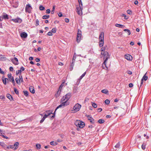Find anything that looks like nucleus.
I'll use <instances>...</instances> for the list:
<instances>
[{
  "mask_svg": "<svg viewBox=\"0 0 151 151\" xmlns=\"http://www.w3.org/2000/svg\"><path fill=\"white\" fill-rule=\"evenodd\" d=\"M61 102H62L61 104L60 105L58 106L55 109V112L53 113V115L52 116V117H54L55 116V112L58 109L61 107H64V106H66L68 105L69 104V102L68 101L66 100H65V101H61Z\"/></svg>",
  "mask_w": 151,
  "mask_h": 151,
  "instance_id": "nucleus-1",
  "label": "nucleus"
},
{
  "mask_svg": "<svg viewBox=\"0 0 151 151\" xmlns=\"http://www.w3.org/2000/svg\"><path fill=\"white\" fill-rule=\"evenodd\" d=\"M75 124L77 127L80 128H83L85 126L84 123L79 120H76L75 122Z\"/></svg>",
  "mask_w": 151,
  "mask_h": 151,
  "instance_id": "nucleus-2",
  "label": "nucleus"
},
{
  "mask_svg": "<svg viewBox=\"0 0 151 151\" xmlns=\"http://www.w3.org/2000/svg\"><path fill=\"white\" fill-rule=\"evenodd\" d=\"M81 107V105L77 103L73 106L72 111L73 113L76 112L80 110Z\"/></svg>",
  "mask_w": 151,
  "mask_h": 151,
  "instance_id": "nucleus-3",
  "label": "nucleus"
},
{
  "mask_svg": "<svg viewBox=\"0 0 151 151\" xmlns=\"http://www.w3.org/2000/svg\"><path fill=\"white\" fill-rule=\"evenodd\" d=\"M52 111H47L46 112V114H45L44 116L42 118V119L40 121V123H42L43 122L45 119L47 118L51 114H52Z\"/></svg>",
  "mask_w": 151,
  "mask_h": 151,
  "instance_id": "nucleus-4",
  "label": "nucleus"
},
{
  "mask_svg": "<svg viewBox=\"0 0 151 151\" xmlns=\"http://www.w3.org/2000/svg\"><path fill=\"white\" fill-rule=\"evenodd\" d=\"M104 59H105V60L103 64V65H104L107 68L106 66V63L109 58L108 52L106 51L104 52Z\"/></svg>",
  "mask_w": 151,
  "mask_h": 151,
  "instance_id": "nucleus-5",
  "label": "nucleus"
},
{
  "mask_svg": "<svg viewBox=\"0 0 151 151\" xmlns=\"http://www.w3.org/2000/svg\"><path fill=\"white\" fill-rule=\"evenodd\" d=\"M71 96V93H69L67 94L64 96H63L61 99V101L65 100L68 101Z\"/></svg>",
  "mask_w": 151,
  "mask_h": 151,
  "instance_id": "nucleus-6",
  "label": "nucleus"
},
{
  "mask_svg": "<svg viewBox=\"0 0 151 151\" xmlns=\"http://www.w3.org/2000/svg\"><path fill=\"white\" fill-rule=\"evenodd\" d=\"M81 32L78 29V31L77 35L76 38V40L78 43H79L81 40Z\"/></svg>",
  "mask_w": 151,
  "mask_h": 151,
  "instance_id": "nucleus-7",
  "label": "nucleus"
},
{
  "mask_svg": "<svg viewBox=\"0 0 151 151\" xmlns=\"http://www.w3.org/2000/svg\"><path fill=\"white\" fill-rule=\"evenodd\" d=\"M32 9V8L30 4H27L26 5L25 9L26 12L30 13Z\"/></svg>",
  "mask_w": 151,
  "mask_h": 151,
  "instance_id": "nucleus-8",
  "label": "nucleus"
},
{
  "mask_svg": "<svg viewBox=\"0 0 151 151\" xmlns=\"http://www.w3.org/2000/svg\"><path fill=\"white\" fill-rule=\"evenodd\" d=\"M82 7L78 6L76 7V12L79 15H81L82 14Z\"/></svg>",
  "mask_w": 151,
  "mask_h": 151,
  "instance_id": "nucleus-9",
  "label": "nucleus"
},
{
  "mask_svg": "<svg viewBox=\"0 0 151 151\" xmlns=\"http://www.w3.org/2000/svg\"><path fill=\"white\" fill-rule=\"evenodd\" d=\"M19 145V143L18 142H17L14 144V145H10V148L14 150H16L18 147Z\"/></svg>",
  "mask_w": 151,
  "mask_h": 151,
  "instance_id": "nucleus-10",
  "label": "nucleus"
},
{
  "mask_svg": "<svg viewBox=\"0 0 151 151\" xmlns=\"http://www.w3.org/2000/svg\"><path fill=\"white\" fill-rule=\"evenodd\" d=\"M11 60L15 65H17L19 64L18 60L15 57L14 58H11Z\"/></svg>",
  "mask_w": 151,
  "mask_h": 151,
  "instance_id": "nucleus-11",
  "label": "nucleus"
},
{
  "mask_svg": "<svg viewBox=\"0 0 151 151\" xmlns=\"http://www.w3.org/2000/svg\"><path fill=\"white\" fill-rule=\"evenodd\" d=\"M12 21H13L15 23H21L22 22L21 19L19 18H17L16 19H12Z\"/></svg>",
  "mask_w": 151,
  "mask_h": 151,
  "instance_id": "nucleus-12",
  "label": "nucleus"
},
{
  "mask_svg": "<svg viewBox=\"0 0 151 151\" xmlns=\"http://www.w3.org/2000/svg\"><path fill=\"white\" fill-rule=\"evenodd\" d=\"M99 41L104 40V33L103 32H101L99 36Z\"/></svg>",
  "mask_w": 151,
  "mask_h": 151,
  "instance_id": "nucleus-13",
  "label": "nucleus"
},
{
  "mask_svg": "<svg viewBox=\"0 0 151 151\" xmlns=\"http://www.w3.org/2000/svg\"><path fill=\"white\" fill-rule=\"evenodd\" d=\"M86 116L88 118V119L90 120V122L92 123H93L94 122V120L90 115H86Z\"/></svg>",
  "mask_w": 151,
  "mask_h": 151,
  "instance_id": "nucleus-14",
  "label": "nucleus"
},
{
  "mask_svg": "<svg viewBox=\"0 0 151 151\" xmlns=\"http://www.w3.org/2000/svg\"><path fill=\"white\" fill-rule=\"evenodd\" d=\"M125 58L128 60H131L132 59V57L129 54L126 55L125 56Z\"/></svg>",
  "mask_w": 151,
  "mask_h": 151,
  "instance_id": "nucleus-15",
  "label": "nucleus"
},
{
  "mask_svg": "<svg viewBox=\"0 0 151 151\" xmlns=\"http://www.w3.org/2000/svg\"><path fill=\"white\" fill-rule=\"evenodd\" d=\"M27 35L24 32H23L20 34V36L22 38H26L27 37Z\"/></svg>",
  "mask_w": 151,
  "mask_h": 151,
  "instance_id": "nucleus-16",
  "label": "nucleus"
},
{
  "mask_svg": "<svg viewBox=\"0 0 151 151\" xmlns=\"http://www.w3.org/2000/svg\"><path fill=\"white\" fill-rule=\"evenodd\" d=\"M29 90L30 92L32 93H34L35 92L34 88L32 86L29 87Z\"/></svg>",
  "mask_w": 151,
  "mask_h": 151,
  "instance_id": "nucleus-17",
  "label": "nucleus"
},
{
  "mask_svg": "<svg viewBox=\"0 0 151 151\" xmlns=\"http://www.w3.org/2000/svg\"><path fill=\"white\" fill-rule=\"evenodd\" d=\"M101 92L102 93L105 94H109V91L107 90L106 89H104V90H102L101 91Z\"/></svg>",
  "mask_w": 151,
  "mask_h": 151,
  "instance_id": "nucleus-18",
  "label": "nucleus"
},
{
  "mask_svg": "<svg viewBox=\"0 0 151 151\" xmlns=\"http://www.w3.org/2000/svg\"><path fill=\"white\" fill-rule=\"evenodd\" d=\"M8 79L6 78H4V77H3L2 78V80L4 84L5 85H6V81L8 80Z\"/></svg>",
  "mask_w": 151,
  "mask_h": 151,
  "instance_id": "nucleus-19",
  "label": "nucleus"
},
{
  "mask_svg": "<svg viewBox=\"0 0 151 151\" xmlns=\"http://www.w3.org/2000/svg\"><path fill=\"white\" fill-rule=\"evenodd\" d=\"M86 72H84L80 77V78H79V79H78V80L79 81V83H78V84H79V82H80V81L81 80V79L83 77H84L85 76V75L86 74Z\"/></svg>",
  "mask_w": 151,
  "mask_h": 151,
  "instance_id": "nucleus-20",
  "label": "nucleus"
},
{
  "mask_svg": "<svg viewBox=\"0 0 151 151\" xmlns=\"http://www.w3.org/2000/svg\"><path fill=\"white\" fill-rule=\"evenodd\" d=\"M147 74V73H146L144 76L143 77L142 80H143V81L144 80L145 81H146L147 80L148 78L147 76H146V74Z\"/></svg>",
  "mask_w": 151,
  "mask_h": 151,
  "instance_id": "nucleus-21",
  "label": "nucleus"
},
{
  "mask_svg": "<svg viewBox=\"0 0 151 151\" xmlns=\"http://www.w3.org/2000/svg\"><path fill=\"white\" fill-rule=\"evenodd\" d=\"M115 26H116V27H119L122 28H123L124 27V25H123L120 24H115Z\"/></svg>",
  "mask_w": 151,
  "mask_h": 151,
  "instance_id": "nucleus-22",
  "label": "nucleus"
},
{
  "mask_svg": "<svg viewBox=\"0 0 151 151\" xmlns=\"http://www.w3.org/2000/svg\"><path fill=\"white\" fill-rule=\"evenodd\" d=\"M12 6L13 7L16 8L18 6V3L16 2L14 4H12Z\"/></svg>",
  "mask_w": 151,
  "mask_h": 151,
  "instance_id": "nucleus-23",
  "label": "nucleus"
},
{
  "mask_svg": "<svg viewBox=\"0 0 151 151\" xmlns=\"http://www.w3.org/2000/svg\"><path fill=\"white\" fill-rule=\"evenodd\" d=\"M7 97L10 100H12L13 99V98L11 95L9 94H7L6 95Z\"/></svg>",
  "mask_w": 151,
  "mask_h": 151,
  "instance_id": "nucleus-24",
  "label": "nucleus"
},
{
  "mask_svg": "<svg viewBox=\"0 0 151 151\" xmlns=\"http://www.w3.org/2000/svg\"><path fill=\"white\" fill-rule=\"evenodd\" d=\"M2 17L3 18V19H8V16L7 14H4V15H3L2 16Z\"/></svg>",
  "mask_w": 151,
  "mask_h": 151,
  "instance_id": "nucleus-25",
  "label": "nucleus"
},
{
  "mask_svg": "<svg viewBox=\"0 0 151 151\" xmlns=\"http://www.w3.org/2000/svg\"><path fill=\"white\" fill-rule=\"evenodd\" d=\"M61 91V90H59H59L57 91V93L55 94V95L56 97H58L60 95V93Z\"/></svg>",
  "mask_w": 151,
  "mask_h": 151,
  "instance_id": "nucleus-26",
  "label": "nucleus"
},
{
  "mask_svg": "<svg viewBox=\"0 0 151 151\" xmlns=\"http://www.w3.org/2000/svg\"><path fill=\"white\" fill-rule=\"evenodd\" d=\"M99 44V45L100 47H102L104 45V40H102V41H100Z\"/></svg>",
  "mask_w": 151,
  "mask_h": 151,
  "instance_id": "nucleus-27",
  "label": "nucleus"
},
{
  "mask_svg": "<svg viewBox=\"0 0 151 151\" xmlns=\"http://www.w3.org/2000/svg\"><path fill=\"white\" fill-rule=\"evenodd\" d=\"M50 144L52 145H55L58 144V143L56 142H54L53 141L51 142L50 143Z\"/></svg>",
  "mask_w": 151,
  "mask_h": 151,
  "instance_id": "nucleus-28",
  "label": "nucleus"
},
{
  "mask_svg": "<svg viewBox=\"0 0 151 151\" xmlns=\"http://www.w3.org/2000/svg\"><path fill=\"white\" fill-rule=\"evenodd\" d=\"M124 31L127 32L128 35H129L131 34V32L130 30L128 29H124Z\"/></svg>",
  "mask_w": 151,
  "mask_h": 151,
  "instance_id": "nucleus-29",
  "label": "nucleus"
},
{
  "mask_svg": "<svg viewBox=\"0 0 151 151\" xmlns=\"http://www.w3.org/2000/svg\"><path fill=\"white\" fill-rule=\"evenodd\" d=\"M50 16L49 15H45L43 16L42 18L43 19H46L48 18Z\"/></svg>",
  "mask_w": 151,
  "mask_h": 151,
  "instance_id": "nucleus-30",
  "label": "nucleus"
},
{
  "mask_svg": "<svg viewBox=\"0 0 151 151\" xmlns=\"http://www.w3.org/2000/svg\"><path fill=\"white\" fill-rule=\"evenodd\" d=\"M0 145L4 148L6 146V145L3 142H0Z\"/></svg>",
  "mask_w": 151,
  "mask_h": 151,
  "instance_id": "nucleus-31",
  "label": "nucleus"
},
{
  "mask_svg": "<svg viewBox=\"0 0 151 151\" xmlns=\"http://www.w3.org/2000/svg\"><path fill=\"white\" fill-rule=\"evenodd\" d=\"M15 81L18 84H20V80H19V78H16L15 79Z\"/></svg>",
  "mask_w": 151,
  "mask_h": 151,
  "instance_id": "nucleus-32",
  "label": "nucleus"
},
{
  "mask_svg": "<svg viewBox=\"0 0 151 151\" xmlns=\"http://www.w3.org/2000/svg\"><path fill=\"white\" fill-rule=\"evenodd\" d=\"M36 147L37 149H40L41 148V145L39 144H37L36 145Z\"/></svg>",
  "mask_w": 151,
  "mask_h": 151,
  "instance_id": "nucleus-33",
  "label": "nucleus"
},
{
  "mask_svg": "<svg viewBox=\"0 0 151 151\" xmlns=\"http://www.w3.org/2000/svg\"><path fill=\"white\" fill-rule=\"evenodd\" d=\"M98 122L100 124H102L104 122V119H100L98 120Z\"/></svg>",
  "mask_w": 151,
  "mask_h": 151,
  "instance_id": "nucleus-34",
  "label": "nucleus"
},
{
  "mask_svg": "<svg viewBox=\"0 0 151 151\" xmlns=\"http://www.w3.org/2000/svg\"><path fill=\"white\" fill-rule=\"evenodd\" d=\"M146 144L145 143H143L142 145V149L144 150L145 148Z\"/></svg>",
  "mask_w": 151,
  "mask_h": 151,
  "instance_id": "nucleus-35",
  "label": "nucleus"
},
{
  "mask_svg": "<svg viewBox=\"0 0 151 151\" xmlns=\"http://www.w3.org/2000/svg\"><path fill=\"white\" fill-rule=\"evenodd\" d=\"M24 95L26 96H27L28 95V92L27 91H23Z\"/></svg>",
  "mask_w": 151,
  "mask_h": 151,
  "instance_id": "nucleus-36",
  "label": "nucleus"
},
{
  "mask_svg": "<svg viewBox=\"0 0 151 151\" xmlns=\"http://www.w3.org/2000/svg\"><path fill=\"white\" fill-rule=\"evenodd\" d=\"M64 83H65V82H63L61 84V85L60 86V87L59 88V90H61L63 86L64 85Z\"/></svg>",
  "mask_w": 151,
  "mask_h": 151,
  "instance_id": "nucleus-37",
  "label": "nucleus"
},
{
  "mask_svg": "<svg viewBox=\"0 0 151 151\" xmlns=\"http://www.w3.org/2000/svg\"><path fill=\"white\" fill-rule=\"evenodd\" d=\"M21 73V71L20 70H17L16 71V75H17L19 73L20 74V75H21L20 74Z\"/></svg>",
  "mask_w": 151,
  "mask_h": 151,
  "instance_id": "nucleus-38",
  "label": "nucleus"
},
{
  "mask_svg": "<svg viewBox=\"0 0 151 151\" xmlns=\"http://www.w3.org/2000/svg\"><path fill=\"white\" fill-rule=\"evenodd\" d=\"M14 91L15 93L17 94H19V92L17 90V89L16 88H14Z\"/></svg>",
  "mask_w": 151,
  "mask_h": 151,
  "instance_id": "nucleus-39",
  "label": "nucleus"
},
{
  "mask_svg": "<svg viewBox=\"0 0 151 151\" xmlns=\"http://www.w3.org/2000/svg\"><path fill=\"white\" fill-rule=\"evenodd\" d=\"M122 16H123V17H124V19H127L128 18V17H127L126 15L124 14H122V15H121Z\"/></svg>",
  "mask_w": 151,
  "mask_h": 151,
  "instance_id": "nucleus-40",
  "label": "nucleus"
},
{
  "mask_svg": "<svg viewBox=\"0 0 151 151\" xmlns=\"http://www.w3.org/2000/svg\"><path fill=\"white\" fill-rule=\"evenodd\" d=\"M110 101L108 99H106L105 101V102L106 104L108 105L110 103Z\"/></svg>",
  "mask_w": 151,
  "mask_h": 151,
  "instance_id": "nucleus-41",
  "label": "nucleus"
},
{
  "mask_svg": "<svg viewBox=\"0 0 151 151\" xmlns=\"http://www.w3.org/2000/svg\"><path fill=\"white\" fill-rule=\"evenodd\" d=\"M19 80H20V82L21 81V82L23 81L22 77V75H21L19 74Z\"/></svg>",
  "mask_w": 151,
  "mask_h": 151,
  "instance_id": "nucleus-42",
  "label": "nucleus"
},
{
  "mask_svg": "<svg viewBox=\"0 0 151 151\" xmlns=\"http://www.w3.org/2000/svg\"><path fill=\"white\" fill-rule=\"evenodd\" d=\"M92 106L94 108H96L97 107V104L94 103H93L92 104Z\"/></svg>",
  "mask_w": 151,
  "mask_h": 151,
  "instance_id": "nucleus-43",
  "label": "nucleus"
},
{
  "mask_svg": "<svg viewBox=\"0 0 151 151\" xmlns=\"http://www.w3.org/2000/svg\"><path fill=\"white\" fill-rule=\"evenodd\" d=\"M40 9L41 10H43L45 9V7L42 5H40L39 7Z\"/></svg>",
  "mask_w": 151,
  "mask_h": 151,
  "instance_id": "nucleus-44",
  "label": "nucleus"
},
{
  "mask_svg": "<svg viewBox=\"0 0 151 151\" xmlns=\"http://www.w3.org/2000/svg\"><path fill=\"white\" fill-rule=\"evenodd\" d=\"M11 79L12 81V83L14 84V85L15 84V82L14 78L12 77V78H11Z\"/></svg>",
  "mask_w": 151,
  "mask_h": 151,
  "instance_id": "nucleus-45",
  "label": "nucleus"
},
{
  "mask_svg": "<svg viewBox=\"0 0 151 151\" xmlns=\"http://www.w3.org/2000/svg\"><path fill=\"white\" fill-rule=\"evenodd\" d=\"M56 32V29L55 28H53L52 30V32L53 33H55Z\"/></svg>",
  "mask_w": 151,
  "mask_h": 151,
  "instance_id": "nucleus-46",
  "label": "nucleus"
},
{
  "mask_svg": "<svg viewBox=\"0 0 151 151\" xmlns=\"http://www.w3.org/2000/svg\"><path fill=\"white\" fill-rule=\"evenodd\" d=\"M78 2H79V6H78L82 7L83 5H82V3L81 1H78Z\"/></svg>",
  "mask_w": 151,
  "mask_h": 151,
  "instance_id": "nucleus-47",
  "label": "nucleus"
},
{
  "mask_svg": "<svg viewBox=\"0 0 151 151\" xmlns=\"http://www.w3.org/2000/svg\"><path fill=\"white\" fill-rule=\"evenodd\" d=\"M143 81H144L143 80L141 79L140 88H141L143 86Z\"/></svg>",
  "mask_w": 151,
  "mask_h": 151,
  "instance_id": "nucleus-48",
  "label": "nucleus"
},
{
  "mask_svg": "<svg viewBox=\"0 0 151 151\" xmlns=\"http://www.w3.org/2000/svg\"><path fill=\"white\" fill-rule=\"evenodd\" d=\"M55 9V6H53L52 8V10L51 11V13L52 14H53L54 12V10Z\"/></svg>",
  "mask_w": 151,
  "mask_h": 151,
  "instance_id": "nucleus-49",
  "label": "nucleus"
},
{
  "mask_svg": "<svg viewBox=\"0 0 151 151\" xmlns=\"http://www.w3.org/2000/svg\"><path fill=\"white\" fill-rule=\"evenodd\" d=\"M47 35L49 36H52V33L51 32H49L47 33Z\"/></svg>",
  "mask_w": 151,
  "mask_h": 151,
  "instance_id": "nucleus-50",
  "label": "nucleus"
},
{
  "mask_svg": "<svg viewBox=\"0 0 151 151\" xmlns=\"http://www.w3.org/2000/svg\"><path fill=\"white\" fill-rule=\"evenodd\" d=\"M101 51H104L105 50V47H103L101 48Z\"/></svg>",
  "mask_w": 151,
  "mask_h": 151,
  "instance_id": "nucleus-51",
  "label": "nucleus"
},
{
  "mask_svg": "<svg viewBox=\"0 0 151 151\" xmlns=\"http://www.w3.org/2000/svg\"><path fill=\"white\" fill-rule=\"evenodd\" d=\"M50 10L49 9H47L46 11V13L47 14H49L50 13Z\"/></svg>",
  "mask_w": 151,
  "mask_h": 151,
  "instance_id": "nucleus-52",
  "label": "nucleus"
},
{
  "mask_svg": "<svg viewBox=\"0 0 151 151\" xmlns=\"http://www.w3.org/2000/svg\"><path fill=\"white\" fill-rule=\"evenodd\" d=\"M12 75L11 73L8 74V77L9 79L11 78Z\"/></svg>",
  "mask_w": 151,
  "mask_h": 151,
  "instance_id": "nucleus-53",
  "label": "nucleus"
},
{
  "mask_svg": "<svg viewBox=\"0 0 151 151\" xmlns=\"http://www.w3.org/2000/svg\"><path fill=\"white\" fill-rule=\"evenodd\" d=\"M58 16L59 17H61L63 15L61 12H60L59 14H58Z\"/></svg>",
  "mask_w": 151,
  "mask_h": 151,
  "instance_id": "nucleus-54",
  "label": "nucleus"
},
{
  "mask_svg": "<svg viewBox=\"0 0 151 151\" xmlns=\"http://www.w3.org/2000/svg\"><path fill=\"white\" fill-rule=\"evenodd\" d=\"M119 143L117 144L115 146V147L116 148H118L119 147Z\"/></svg>",
  "mask_w": 151,
  "mask_h": 151,
  "instance_id": "nucleus-55",
  "label": "nucleus"
},
{
  "mask_svg": "<svg viewBox=\"0 0 151 151\" xmlns=\"http://www.w3.org/2000/svg\"><path fill=\"white\" fill-rule=\"evenodd\" d=\"M0 73L1 74H4V72L2 70L1 68H0Z\"/></svg>",
  "mask_w": 151,
  "mask_h": 151,
  "instance_id": "nucleus-56",
  "label": "nucleus"
},
{
  "mask_svg": "<svg viewBox=\"0 0 151 151\" xmlns=\"http://www.w3.org/2000/svg\"><path fill=\"white\" fill-rule=\"evenodd\" d=\"M65 21L66 22L68 23L69 22V19L68 18H66L65 19Z\"/></svg>",
  "mask_w": 151,
  "mask_h": 151,
  "instance_id": "nucleus-57",
  "label": "nucleus"
},
{
  "mask_svg": "<svg viewBox=\"0 0 151 151\" xmlns=\"http://www.w3.org/2000/svg\"><path fill=\"white\" fill-rule=\"evenodd\" d=\"M39 21L38 20H37L36 22V26H38L39 25Z\"/></svg>",
  "mask_w": 151,
  "mask_h": 151,
  "instance_id": "nucleus-58",
  "label": "nucleus"
},
{
  "mask_svg": "<svg viewBox=\"0 0 151 151\" xmlns=\"http://www.w3.org/2000/svg\"><path fill=\"white\" fill-rule=\"evenodd\" d=\"M127 12L129 14H131L132 13V12L130 10H127Z\"/></svg>",
  "mask_w": 151,
  "mask_h": 151,
  "instance_id": "nucleus-59",
  "label": "nucleus"
},
{
  "mask_svg": "<svg viewBox=\"0 0 151 151\" xmlns=\"http://www.w3.org/2000/svg\"><path fill=\"white\" fill-rule=\"evenodd\" d=\"M76 58V57H75V56H73V60H72L73 63V62L75 61V60Z\"/></svg>",
  "mask_w": 151,
  "mask_h": 151,
  "instance_id": "nucleus-60",
  "label": "nucleus"
},
{
  "mask_svg": "<svg viewBox=\"0 0 151 151\" xmlns=\"http://www.w3.org/2000/svg\"><path fill=\"white\" fill-rule=\"evenodd\" d=\"M0 98L1 99H5V97L1 95L0 96Z\"/></svg>",
  "mask_w": 151,
  "mask_h": 151,
  "instance_id": "nucleus-61",
  "label": "nucleus"
},
{
  "mask_svg": "<svg viewBox=\"0 0 151 151\" xmlns=\"http://www.w3.org/2000/svg\"><path fill=\"white\" fill-rule=\"evenodd\" d=\"M127 73L130 75H131L132 74V72L131 71H128Z\"/></svg>",
  "mask_w": 151,
  "mask_h": 151,
  "instance_id": "nucleus-62",
  "label": "nucleus"
},
{
  "mask_svg": "<svg viewBox=\"0 0 151 151\" xmlns=\"http://www.w3.org/2000/svg\"><path fill=\"white\" fill-rule=\"evenodd\" d=\"M129 86L130 87H132L133 86V84L132 83H130L129 84Z\"/></svg>",
  "mask_w": 151,
  "mask_h": 151,
  "instance_id": "nucleus-63",
  "label": "nucleus"
},
{
  "mask_svg": "<svg viewBox=\"0 0 151 151\" xmlns=\"http://www.w3.org/2000/svg\"><path fill=\"white\" fill-rule=\"evenodd\" d=\"M35 61L36 62H39L40 61V59L39 58H36Z\"/></svg>",
  "mask_w": 151,
  "mask_h": 151,
  "instance_id": "nucleus-64",
  "label": "nucleus"
}]
</instances>
